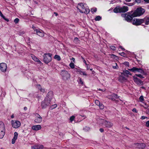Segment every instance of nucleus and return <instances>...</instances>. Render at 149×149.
<instances>
[{"label": "nucleus", "instance_id": "nucleus-4", "mask_svg": "<svg viewBox=\"0 0 149 149\" xmlns=\"http://www.w3.org/2000/svg\"><path fill=\"white\" fill-rule=\"evenodd\" d=\"M129 75H131L132 74L128 70H123V72L121 73V75L119 77V81L121 82H122L123 81L126 80V79L125 77H123V76L124 75L126 77H128Z\"/></svg>", "mask_w": 149, "mask_h": 149}, {"label": "nucleus", "instance_id": "nucleus-11", "mask_svg": "<svg viewBox=\"0 0 149 149\" xmlns=\"http://www.w3.org/2000/svg\"><path fill=\"white\" fill-rule=\"evenodd\" d=\"M121 16L124 17L125 20L128 22H130L132 19V14L131 16L127 15L126 14H122Z\"/></svg>", "mask_w": 149, "mask_h": 149}, {"label": "nucleus", "instance_id": "nucleus-13", "mask_svg": "<svg viewBox=\"0 0 149 149\" xmlns=\"http://www.w3.org/2000/svg\"><path fill=\"white\" fill-rule=\"evenodd\" d=\"M35 31H36L37 34L39 36L43 37L44 36V33L42 30L40 29H36Z\"/></svg>", "mask_w": 149, "mask_h": 149}, {"label": "nucleus", "instance_id": "nucleus-19", "mask_svg": "<svg viewBox=\"0 0 149 149\" xmlns=\"http://www.w3.org/2000/svg\"><path fill=\"white\" fill-rule=\"evenodd\" d=\"M106 127H111L113 124L111 122H104L103 123Z\"/></svg>", "mask_w": 149, "mask_h": 149}, {"label": "nucleus", "instance_id": "nucleus-31", "mask_svg": "<svg viewBox=\"0 0 149 149\" xmlns=\"http://www.w3.org/2000/svg\"><path fill=\"white\" fill-rule=\"evenodd\" d=\"M101 17L99 16H97L95 19L96 21H99L101 19Z\"/></svg>", "mask_w": 149, "mask_h": 149}, {"label": "nucleus", "instance_id": "nucleus-45", "mask_svg": "<svg viewBox=\"0 0 149 149\" xmlns=\"http://www.w3.org/2000/svg\"><path fill=\"white\" fill-rule=\"evenodd\" d=\"M132 111L133 112H135V113H137V111L136 109L135 108H134L132 110Z\"/></svg>", "mask_w": 149, "mask_h": 149}, {"label": "nucleus", "instance_id": "nucleus-21", "mask_svg": "<svg viewBox=\"0 0 149 149\" xmlns=\"http://www.w3.org/2000/svg\"><path fill=\"white\" fill-rule=\"evenodd\" d=\"M143 20L142 21V23L144 22H145V24L146 25H148V24L149 22V17H146L143 19H142Z\"/></svg>", "mask_w": 149, "mask_h": 149}, {"label": "nucleus", "instance_id": "nucleus-24", "mask_svg": "<svg viewBox=\"0 0 149 149\" xmlns=\"http://www.w3.org/2000/svg\"><path fill=\"white\" fill-rule=\"evenodd\" d=\"M37 88L39 89L40 91L42 93H44L45 91V89L44 88H42L41 86L40 85H38L37 86Z\"/></svg>", "mask_w": 149, "mask_h": 149}, {"label": "nucleus", "instance_id": "nucleus-40", "mask_svg": "<svg viewBox=\"0 0 149 149\" xmlns=\"http://www.w3.org/2000/svg\"><path fill=\"white\" fill-rule=\"evenodd\" d=\"M116 65H113V67L114 69H117L118 68V66L117 65V64L116 63H115L114 64Z\"/></svg>", "mask_w": 149, "mask_h": 149}, {"label": "nucleus", "instance_id": "nucleus-20", "mask_svg": "<svg viewBox=\"0 0 149 149\" xmlns=\"http://www.w3.org/2000/svg\"><path fill=\"white\" fill-rule=\"evenodd\" d=\"M18 133L15 132L14 133V136L12 140V144H14L15 143V140L17 139L18 136Z\"/></svg>", "mask_w": 149, "mask_h": 149}, {"label": "nucleus", "instance_id": "nucleus-49", "mask_svg": "<svg viewBox=\"0 0 149 149\" xmlns=\"http://www.w3.org/2000/svg\"><path fill=\"white\" fill-rule=\"evenodd\" d=\"M71 60L72 61V62L74 63H75V58H72Z\"/></svg>", "mask_w": 149, "mask_h": 149}, {"label": "nucleus", "instance_id": "nucleus-32", "mask_svg": "<svg viewBox=\"0 0 149 149\" xmlns=\"http://www.w3.org/2000/svg\"><path fill=\"white\" fill-rule=\"evenodd\" d=\"M97 9L96 8H92L91 9V11L93 13L94 12H95L97 11Z\"/></svg>", "mask_w": 149, "mask_h": 149}, {"label": "nucleus", "instance_id": "nucleus-34", "mask_svg": "<svg viewBox=\"0 0 149 149\" xmlns=\"http://www.w3.org/2000/svg\"><path fill=\"white\" fill-rule=\"evenodd\" d=\"M136 75L139 77H140L141 78H143L144 77L141 74H136Z\"/></svg>", "mask_w": 149, "mask_h": 149}, {"label": "nucleus", "instance_id": "nucleus-5", "mask_svg": "<svg viewBox=\"0 0 149 149\" xmlns=\"http://www.w3.org/2000/svg\"><path fill=\"white\" fill-rule=\"evenodd\" d=\"M52 54L50 53H45L43 55V61L47 64L48 63L52 61Z\"/></svg>", "mask_w": 149, "mask_h": 149}, {"label": "nucleus", "instance_id": "nucleus-28", "mask_svg": "<svg viewBox=\"0 0 149 149\" xmlns=\"http://www.w3.org/2000/svg\"><path fill=\"white\" fill-rule=\"evenodd\" d=\"M37 119V120L39 121H42V118L39 115L37 114L36 116Z\"/></svg>", "mask_w": 149, "mask_h": 149}, {"label": "nucleus", "instance_id": "nucleus-9", "mask_svg": "<svg viewBox=\"0 0 149 149\" xmlns=\"http://www.w3.org/2000/svg\"><path fill=\"white\" fill-rule=\"evenodd\" d=\"M143 19H137L134 18L132 21V23L133 25L137 26L141 25L142 23V21H143Z\"/></svg>", "mask_w": 149, "mask_h": 149}, {"label": "nucleus", "instance_id": "nucleus-56", "mask_svg": "<svg viewBox=\"0 0 149 149\" xmlns=\"http://www.w3.org/2000/svg\"><path fill=\"white\" fill-rule=\"evenodd\" d=\"M83 62L86 65H87V64L86 63V62L84 59H83Z\"/></svg>", "mask_w": 149, "mask_h": 149}, {"label": "nucleus", "instance_id": "nucleus-22", "mask_svg": "<svg viewBox=\"0 0 149 149\" xmlns=\"http://www.w3.org/2000/svg\"><path fill=\"white\" fill-rule=\"evenodd\" d=\"M5 132V130H0V139H2L3 137Z\"/></svg>", "mask_w": 149, "mask_h": 149}, {"label": "nucleus", "instance_id": "nucleus-39", "mask_svg": "<svg viewBox=\"0 0 149 149\" xmlns=\"http://www.w3.org/2000/svg\"><path fill=\"white\" fill-rule=\"evenodd\" d=\"M57 106V105L56 104H54L52 105L51 107L52 108V109L55 108H56Z\"/></svg>", "mask_w": 149, "mask_h": 149}, {"label": "nucleus", "instance_id": "nucleus-6", "mask_svg": "<svg viewBox=\"0 0 149 149\" xmlns=\"http://www.w3.org/2000/svg\"><path fill=\"white\" fill-rule=\"evenodd\" d=\"M51 99L48 97H46L44 101L41 103L42 107V108H45L50 103Z\"/></svg>", "mask_w": 149, "mask_h": 149}, {"label": "nucleus", "instance_id": "nucleus-54", "mask_svg": "<svg viewBox=\"0 0 149 149\" xmlns=\"http://www.w3.org/2000/svg\"><path fill=\"white\" fill-rule=\"evenodd\" d=\"M119 47V48H121V49H122L123 50H125V49H124V48H123L122 47V46H120Z\"/></svg>", "mask_w": 149, "mask_h": 149}, {"label": "nucleus", "instance_id": "nucleus-42", "mask_svg": "<svg viewBox=\"0 0 149 149\" xmlns=\"http://www.w3.org/2000/svg\"><path fill=\"white\" fill-rule=\"evenodd\" d=\"M32 149H38L36 145H35L31 147Z\"/></svg>", "mask_w": 149, "mask_h": 149}, {"label": "nucleus", "instance_id": "nucleus-61", "mask_svg": "<svg viewBox=\"0 0 149 149\" xmlns=\"http://www.w3.org/2000/svg\"><path fill=\"white\" fill-rule=\"evenodd\" d=\"M32 28H33V29L34 30H36V29H35V27L34 26H32Z\"/></svg>", "mask_w": 149, "mask_h": 149}, {"label": "nucleus", "instance_id": "nucleus-3", "mask_svg": "<svg viewBox=\"0 0 149 149\" xmlns=\"http://www.w3.org/2000/svg\"><path fill=\"white\" fill-rule=\"evenodd\" d=\"M145 11V9L141 8H137L132 14V16L133 17L139 16L143 14Z\"/></svg>", "mask_w": 149, "mask_h": 149}, {"label": "nucleus", "instance_id": "nucleus-43", "mask_svg": "<svg viewBox=\"0 0 149 149\" xmlns=\"http://www.w3.org/2000/svg\"><path fill=\"white\" fill-rule=\"evenodd\" d=\"M79 83L81 84H83V82L80 78L79 79Z\"/></svg>", "mask_w": 149, "mask_h": 149}, {"label": "nucleus", "instance_id": "nucleus-23", "mask_svg": "<svg viewBox=\"0 0 149 149\" xmlns=\"http://www.w3.org/2000/svg\"><path fill=\"white\" fill-rule=\"evenodd\" d=\"M31 56L32 59L35 61L38 62L39 63H41V62L40 61V60L35 56L32 55Z\"/></svg>", "mask_w": 149, "mask_h": 149}, {"label": "nucleus", "instance_id": "nucleus-27", "mask_svg": "<svg viewBox=\"0 0 149 149\" xmlns=\"http://www.w3.org/2000/svg\"><path fill=\"white\" fill-rule=\"evenodd\" d=\"M69 66L72 69H73L74 68L75 65L74 64V63L72 61L70 64Z\"/></svg>", "mask_w": 149, "mask_h": 149}, {"label": "nucleus", "instance_id": "nucleus-46", "mask_svg": "<svg viewBox=\"0 0 149 149\" xmlns=\"http://www.w3.org/2000/svg\"><path fill=\"white\" fill-rule=\"evenodd\" d=\"M135 2L138 3H140L141 2V0H135Z\"/></svg>", "mask_w": 149, "mask_h": 149}, {"label": "nucleus", "instance_id": "nucleus-58", "mask_svg": "<svg viewBox=\"0 0 149 149\" xmlns=\"http://www.w3.org/2000/svg\"><path fill=\"white\" fill-rule=\"evenodd\" d=\"M120 54L121 55L123 56L124 55V53L123 52L121 53Z\"/></svg>", "mask_w": 149, "mask_h": 149}, {"label": "nucleus", "instance_id": "nucleus-50", "mask_svg": "<svg viewBox=\"0 0 149 149\" xmlns=\"http://www.w3.org/2000/svg\"><path fill=\"white\" fill-rule=\"evenodd\" d=\"M111 57L115 58V57L117 58V57L115 56L114 55H112L111 56Z\"/></svg>", "mask_w": 149, "mask_h": 149}, {"label": "nucleus", "instance_id": "nucleus-2", "mask_svg": "<svg viewBox=\"0 0 149 149\" xmlns=\"http://www.w3.org/2000/svg\"><path fill=\"white\" fill-rule=\"evenodd\" d=\"M128 7L126 6L120 7L118 6L115 8L113 10L114 12L115 13H125L128 10Z\"/></svg>", "mask_w": 149, "mask_h": 149}, {"label": "nucleus", "instance_id": "nucleus-57", "mask_svg": "<svg viewBox=\"0 0 149 149\" xmlns=\"http://www.w3.org/2000/svg\"><path fill=\"white\" fill-rule=\"evenodd\" d=\"M86 65V67H87V70H88L89 69V66L87 64V65Z\"/></svg>", "mask_w": 149, "mask_h": 149}, {"label": "nucleus", "instance_id": "nucleus-48", "mask_svg": "<svg viewBox=\"0 0 149 149\" xmlns=\"http://www.w3.org/2000/svg\"><path fill=\"white\" fill-rule=\"evenodd\" d=\"M146 125L147 127H149V122H146Z\"/></svg>", "mask_w": 149, "mask_h": 149}, {"label": "nucleus", "instance_id": "nucleus-8", "mask_svg": "<svg viewBox=\"0 0 149 149\" xmlns=\"http://www.w3.org/2000/svg\"><path fill=\"white\" fill-rule=\"evenodd\" d=\"M61 75H62L63 78L64 80H66L70 77V75L68 72L65 70H62Z\"/></svg>", "mask_w": 149, "mask_h": 149}, {"label": "nucleus", "instance_id": "nucleus-44", "mask_svg": "<svg viewBox=\"0 0 149 149\" xmlns=\"http://www.w3.org/2000/svg\"><path fill=\"white\" fill-rule=\"evenodd\" d=\"M147 118V117H146L144 116H141V118L142 120H144L146 118Z\"/></svg>", "mask_w": 149, "mask_h": 149}, {"label": "nucleus", "instance_id": "nucleus-7", "mask_svg": "<svg viewBox=\"0 0 149 149\" xmlns=\"http://www.w3.org/2000/svg\"><path fill=\"white\" fill-rule=\"evenodd\" d=\"M128 70L134 73L137 72L143 74H145L144 71L141 68H138L136 67H133L132 68L128 69Z\"/></svg>", "mask_w": 149, "mask_h": 149}, {"label": "nucleus", "instance_id": "nucleus-38", "mask_svg": "<svg viewBox=\"0 0 149 149\" xmlns=\"http://www.w3.org/2000/svg\"><path fill=\"white\" fill-rule=\"evenodd\" d=\"M19 21V19L18 18H16L15 19L14 22L15 24L17 23Z\"/></svg>", "mask_w": 149, "mask_h": 149}, {"label": "nucleus", "instance_id": "nucleus-30", "mask_svg": "<svg viewBox=\"0 0 149 149\" xmlns=\"http://www.w3.org/2000/svg\"><path fill=\"white\" fill-rule=\"evenodd\" d=\"M74 70L75 71L77 72H78V74H80L81 73V72L82 71L80 70L77 69V68H75L74 69Z\"/></svg>", "mask_w": 149, "mask_h": 149}, {"label": "nucleus", "instance_id": "nucleus-26", "mask_svg": "<svg viewBox=\"0 0 149 149\" xmlns=\"http://www.w3.org/2000/svg\"><path fill=\"white\" fill-rule=\"evenodd\" d=\"M54 58L58 61L61 60V58L59 56L57 55H55L54 56Z\"/></svg>", "mask_w": 149, "mask_h": 149}, {"label": "nucleus", "instance_id": "nucleus-53", "mask_svg": "<svg viewBox=\"0 0 149 149\" xmlns=\"http://www.w3.org/2000/svg\"><path fill=\"white\" fill-rule=\"evenodd\" d=\"M100 132H103L104 131V130L102 128H100Z\"/></svg>", "mask_w": 149, "mask_h": 149}, {"label": "nucleus", "instance_id": "nucleus-51", "mask_svg": "<svg viewBox=\"0 0 149 149\" xmlns=\"http://www.w3.org/2000/svg\"><path fill=\"white\" fill-rule=\"evenodd\" d=\"M143 1L146 3H149V0H143Z\"/></svg>", "mask_w": 149, "mask_h": 149}, {"label": "nucleus", "instance_id": "nucleus-55", "mask_svg": "<svg viewBox=\"0 0 149 149\" xmlns=\"http://www.w3.org/2000/svg\"><path fill=\"white\" fill-rule=\"evenodd\" d=\"M119 47V48H121V49H122L123 50H125V49H124V48H123L122 47V46H120Z\"/></svg>", "mask_w": 149, "mask_h": 149}, {"label": "nucleus", "instance_id": "nucleus-52", "mask_svg": "<svg viewBox=\"0 0 149 149\" xmlns=\"http://www.w3.org/2000/svg\"><path fill=\"white\" fill-rule=\"evenodd\" d=\"M3 19H4L5 20L7 21V22H8L9 21V20L7 18H5V17L4 16V18H3Z\"/></svg>", "mask_w": 149, "mask_h": 149}, {"label": "nucleus", "instance_id": "nucleus-60", "mask_svg": "<svg viewBox=\"0 0 149 149\" xmlns=\"http://www.w3.org/2000/svg\"><path fill=\"white\" fill-rule=\"evenodd\" d=\"M24 109L25 110H26L27 109V108L26 107H24Z\"/></svg>", "mask_w": 149, "mask_h": 149}, {"label": "nucleus", "instance_id": "nucleus-36", "mask_svg": "<svg viewBox=\"0 0 149 149\" xmlns=\"http://www.w3.org/2000/svg\"><path fill=\"white\" fill-rule=\"evenodd\" d=\"M110 48L113 50H116V47L113 46V45H111L110 46Z\"/></svg>", "mask_w": 149, "mask_h": 149}, {"label": "nucleus", "instance_id": "nucleus-17", "mask_svg": "<svg viewBox=\"0 0 149 149\" xmlns=\"http://www.w3.org/2000/svg\"><path fill=\"white\" fill-rule=\"evenodd\" d=\"M95 103L98 106H99L100 108L101 109H103L104 108V105L101 103H100L99 101L96 100L95 101Z\"/></svg>", "mask_w": 149, "mask_h": 149}, {"label": "nucleus", "instance_id": "nucleus-25", "mask_svg": "<svg viewBox=\"0 0 149 149\" xmlns=\"http://www.w3.org/2000/svg\"><path fill=\"white\" fill-rule=\"evenodd\" d=\"M5 129V126L3 122H0V130Z\"/></svg>", "mask_w": 149, "mask_h": 149}, {"label": "nucleus", "instance_id": "nucleus-47", "mask_svg": "<svg viewBox=\"0 0 149 149\" xmlns=\"http://www.w3.org/2000/svg\"><path fill=\"white\" fill-rule=\"evenodd\" d=\"M0 15L2 18H4V16L3 15L1 11H0Z\"/></svg>", "mask_w": 149, "mask_h": 149}, {"label": "nucleus", "instance_id": "nucleus-15", "mask_svg": "<svg viewBox=\"0 0 149 149\" xmlns=\"http://www.w3.org/2000/svg\"><path fill=\"white\" fill-rule=\"evenodd\" d=\"M12 124L13 127L15 128L19 127L21 125L20 122H12Z\"/></svg>", "mask_w": 149, "mask_h": 149}, {"label": "nucleus", "instance_id": "nucleus-10", "mask_svg": "<svg viewBox=\"0 0 149 149\" xmlns=\"http://www.w3.org/2000/svg\"><path fill=\"white\" fill-rule=\"evenodd\" d=\"M7 68V64L4 63H0V70L3 72H5L6 71Z\"/></svg>", "mask_w": 149, "mask_h": 149}, {"label": "nucleus", "instance_id": "nucleus-63", "mask_svg": "<svg viewBox=\"0 0 149 149\" xmlns=\"http://www.w3.org/2000/svg\"><path fill=\"white\" fill-rule=\"evenodd\" d=\"M78 40V38H74V40Z\"/></svg>", "mask_w": 149, "mask_h": 149}, {"label": "nucleus", "instance_id": "nucleus-1", "mask_svg": "<svg viewBox=\"0 0 149 149\" xmlns=\"http://www.w3.org/2000/svg\"><path fill=\"white\" fill-rule=\"evenodd\" d=\"M86 4L80 3L78 4L77 8L80 12L88 14L89 13L90 10L86 8Z\"/></svg>", "mask_w": 149, "mask_h": 149}, {"label": "nucleus", "instance_id": "nucleus-14", "mask_svg": "<svg viewBox=\"0 0 149 149\" xmlns=\"http://www.w3.org/2000/svg\"><path fill=\"white\" fill-rule=\"evenodd\" d=\"M133 80L137 84L139 85H141L143 84V82L141 80L138 79L137 77L133 76Z\"/></svg>", "mask_w": 149, "mask_h": 149}, {"label": "nucleus", "instance_id": "nucleus-33", "mask_svg": "<svg viewBox=\"0 0 149 149\" xmlns=\"http://www.w3.org/2000/svg\"><path fill=\"white\" fill-rule=\"evenodd\" d=\"M140 101L143 102L144 101V98L143 96H141L139 98Z\"/></svg>", "mask_w": 149, "mask_h": 149}, {"label": "nucleus", "instance_id": "nucleus-41", "mask_svg": "<svg viewBox=\"0 0 149 149\" xmlns=\"http://www.w3.org/2000/svg\"><path fill=\"white\" fill-rule=\"evenodd\" d=\"M81 74H83L84 75L86 76L87 74L85 72L82 71L81 72Z\"/></svg>", "mask_w": 149, "mask_h": 149}, {"label": "nucleus", "instance_id": "nucleus-16", "mask_svg": "<svg viewBox=\"0 0 149 149\" xmlns=\"http://www.w3.org/2000/svg\"><path fill=\"white\" fill-rule=\"evenodd\" d=\"M135 146L139 148L143 149L144 148L146 147V145L143 143H136L135 144Z\"/></svg>", "mask_w": 149, "mask_h": 149}, {"label": "nucleus", "instance_id": "nucleus-35", "mask_svg": "<svg viewBox=\"0 0 149 149\" xmlns=\"http://www.w3.org/2000/svg\"><path fill=\"white\" fill-rule=\"evenodd\" d=\"M75 118V116H72L70 117V121H72L74 120Z\"/></svg>", "mask_w": 149, "mask_h": 149}, {"label": "nucleus", "instance_id": "nucleus-37", "mask_svg": "<svg viewBox=\"0 0 149 149\" xmlns=\"http://www.w3.org/2000/svg\"><path fill=\"white\" fill-rule=\"evenodd\" d=\"M123 64L125 65L126 66L129 67V63L127 62H125L123 63Z\"/></svg>", "mask_w": 149, "mask_h": 149}, {"label": "nucleus", "instance_id": "nucleus-59", "mask_svg": "<svg viewBox=\"0 0 149 149\" xmlns=\"http://www.w3.org/2000/svg\"><path fill=\"white\" fill-rule=\"evenodd\" d=\"M132 0H125V1L127 2H130Z\"/></svg>", "mask_w": 149, "mask_h": 149}, {"label": "nucleus", "instance_id": "nucleus-64", "mask_svg": "<svg viewBox=\"0 0 149 149\" xmlns=\"http://www.w3.org/2000/svg\"><path fill=\"white\" fill-rule=\"evenodd\" d=\"M14 116L13 115H12L11 116V117L12 118H14Z\"/></svg>", "mask_w": 149, "mask_h": 149}, {"label": "nucleus", "instance_id": "nucleus-18", "mask_svg": "<svg viewBox=\"0 0 149 149\" xmlns=\"http://www.w3.org/2000/svg\"><path fill=\"white\" fill-rule=\"evenodd\" d=\"M41 128V127L40 125H34L32 127V129L36 131H37L40 130Z\"/></svg>", "mask_w": 149, "mask_h": 149}, {"label": "nucleus", "instance_id": "nucleus-12", "mask_svg": "<svg viewBox=\"0 0 149 149\" xmlns=\"http://www.w3.org/2000/svg\"><path fill=\"white\" fill-rule=\"evenodd\" d=\"M108 97L109 99H111L112 101H115L118 98V95L114 93L109 95Z\"/></svg>", "mask_w": 149, "mask_h": 149}, {"label": "nucleus", "instance_id": "nucleus-62", "mask_svg": "<svg viewBox=\"0 0 149 149\" xmlns=\"http://www.w3.org/2000/svg\"><path fill=\"white\" fill-rule=\"evenodd\" d=\"M101 91H105V89H101Z\"/></svg>", "mask_w": 149, "mask_h": 149}, {"label": "nucleus", "instance_id": "nucleus-29", "mask_svg": "<svg viewBox=\"0 0 149 149\" xmlns=\"http://www.w3.org/2000/svg\"><path fill=\"white\" fill-rule=\"evenodd\" d=\"M38 149H42L44 148V146L42 145H36Z\"/></svg>", "mask_w": 149, "mask_h": 149}]
</instances>
